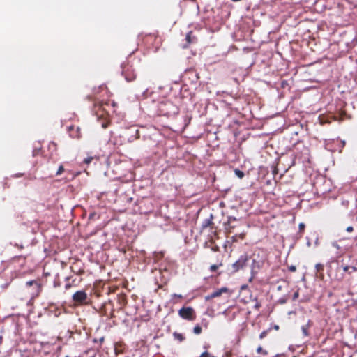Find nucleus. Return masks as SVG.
I'll list each match as a JSON object with an SVG mask.
<instances>
[{
    "mask_svg": "<svg viewBox=\"0 0 357 357\" xmlns=\"http://www.w3.org/2000/svg\"><path fill=\"white\" fill-rule=\"evenodd\" d=\"M268 331H262V332L260 333V335H259V338H260V339H263V338H264V337L266 336V335H267V333H268Z\"/></svg>",
    "mask_w": 357,
    "mask_h": 357,
    "instance_id": "obj_22",
    "label": "nucleus"
},
{
    "mask_svg": "<svg viewBox=\"0 0 357 357\" xmlns=\"http://www.w3.org/2000/svg\"><path fill=\"white\" fill-rule=\"evenodd\" d=\"M122 73L127 82H132L136 77V74L132 69H130V67L124 68L123 69Z\"/></svg>",
    "mask_w": 357,
    "mask_h": 357,
    "instance_id": "obj_5",
    "label": "nucleus"
},
{
    "mask_svg": "<svg viewBox=\"0 0 357 357\" xmlns=\"http://www.w3.org/2000/svg\"><path fill=\"white\" fill-rule=\"evenodd\" d=\"M173 335H174V338L176 340H178L179 342H182V341H183L185 340V337L181 333H177V332H174L173 333Z\"/></svg>",
    "mask_w": 357,
    "mask_h": 357,
    "instance_id": "obj_14",
    "label": "nucleus"
},
{
    "mask_svg": "<svg viewBox=\"0 0 357 357\" xmlns=\"http://www.w3.org/2000/svg\"><path fill=\"white\" fill-rule=\"evenodd\" d=\"M289 270L291 272H294L296 270V268L295 266H291L289 267Z\"/></svg>",
    "mask_w": 357,
    "mask_h": 357,
    "instance_id": "obj_28",
    "label": "nucleus"
},
{
    "mask_svg": "<svg viewBox=\"0 0 357 357\" xmlns=\"http://www.w3.org/2000/svg\"><path fill=\"white\" fill-rule=\"evenodd\" d=\"M235 174L240 178H243L244 176V173L241 170H239L238 169H236L234 170Z\"/></svg>",
    "mask_w": 357,
    "mask_h": 357,
    "instance_id": "obj_18",
    "label": "nucleus"
},
{
    "mask_svg": "<svg viewBox=\"0 0 357 357\" xmlns=\"http://www.w3.org/2000/svg\"><path fill=\"white\" fill-rule=\"evenodd\" d=\"M66 357H69L68 356H66Z\"/></svg>",
    "mask_w": 357,
    "mask_h": 357,
    "instance_id": "obj_43",
    "label": "nucleus"
},
{
    "mask_svg": "<svg viewBox=\"0 0 357 357\" xmlns=\"http://www.w3.org/2000/svg\"><path fill=\"white\" fill-rule=\"evenodd\" d=\"M346 231L347 232H351L354 231V227L352 226H349L347 227Z\"/></svg>",
    "mask_w": 357,
    "mask_h": 357,
    "instance_id": "obj_26",
    "label": "nucleus"
},
{
    "mask_svg": "<svg viewBox=\"0 0 357 357\" xmlns=\"http://www.w3.org/2000/svg\"><path fill=\"white\" fill-rule=\"evenodd\" d=\"M70 287H71V284H70V283L66 284L65 285V289H70Z\"/></svg>",
    "mask_w": 357,
    "mask_h": 357,
    "instance_id": "obj_34",
    "label": "nucleus"
},
{
    "mask_svg": "<svg viewBox=\"0 0 357 357\" xmlns=\"http://www.w3.org/2000/svg\"><path fill=\"white\" fill-rule=\"evenodd\" d=\"M315 269H316V273L319 274V277L321 278H324L323 271H324V266L322 264H319V263L315 265Z\"/></svg>",
    "mask_w": 357,
    "mask_h": 357,
    "instance_id": "obj_11",
    "label": "nucleus"
},
{
    "mask_svg": "<svg viewBox=\"0 0 357 357\" xmlns=\"http://www.w3.org/2000/svg\"><path fill=\"white\" fill-rule=\"evenodd\" d=\"M64 172L63 166V165H60L59 169H58V170H57V172H56V175L59 176V175L61 174L62 172Z\"/></svg>",
    "mask_w": 357,
    "mask_h": 357,
    "instance_id": "obj_21",
    "label": "nucleus"
},
{
    "mask_svg": "<svg viewBox=\"0 0 357 357\" xmlns=\"http://www.w3.org/2000/svg\"><path fill=\"white\" fill-rule=\"evenodd\" d=\"M208 356H209L208 353L205 351L202 354L201 357H209Z\"/></svg>",
    "mask_w": 357,
    "mask_h": 357,
    "instance_id": "obj_30",
    "label": "nucleus"
},
{
    "mask_svg": "<svg viewBox=\"0 0 357 357\" xmlns=\"http://www.w3.org/2000/svg\"><path fill=\"white\" fill-rule=\"evenodd\" d=\"M342 204L345 206V207H347L348 206V204H349V201L347 200H343L342 202Z\"/></svg>",
    "mask_w": 357,
    "mask_h": 357,
    "instance_id": "obj_27",
    "label": "nucleus"
},
{
    "mask_svg": "<svg viewBox=\"0 0 357 357\" xmlns=\"http://www.w3.org/2000/svg\"><path fill=\"white\" fill-rule=\"evenodd\" d=\"M237 237H238L237 235H235V236H232L231 237L232 241L233 242H236L237 241Z\"/></svg>",
    "mask_w": 357,
    "mask_h": 357,
    "instance_id": "obj_33",
    "label": "nucleus"
},
{
    "mask_svg": "<svg viewBox=\"0 0 357 357\" xmlns=\"http://www.w3.org/2000/svg\"><path fill=\"white\" fill-rule=\"evenodd\" d=\"M254 301H255V305H254V308L256 310H259V308L261 307V303L257 301V298H255L253 299Z\"/></svg>",
    "mask_w": 357,
    "mask_h": 357,
    "instance_id": "obj_19",
    "label": "nucleus"
},
{
    "mask_svg": "<svg viewBox=\"0 0 357 357\" xmlns=\"http://www.w3.org/2000/svg\"><path fill=\"white\" fill-rule=\"evenodd\" d=\"M257 353L259 354H262L264 356H266L268 354L267 351L264 350L261 346L258 347V348L257 349Z\"/></svg>",
    "mask_w": 357,
    "mask_h": 357,
    "instance_id": "obj_17",
    "label": "nucleus"
},
{
    "mask_svg": "<svg viewBox=\"0 0 357 357\" xmlns=\"http://www.w3.org/2000/svg\"><path fill=\"white\" fill-rule=\"evenodd\" d=\"M342 269L344 272L348 273L349 275L357 271V268L351 266H342Z\"/></svg>",
    "mask_w": 357,
    "mask_h": 357,
    "instance_id": "obj_12",
    "label": "nucleus"
},
{
    "mask_svg": "<svg viewBox=\"0 0 357 357\" xmlns=\"http://www.w3.org/2000/svg\"><path fill=\"white\" fill-rule=\"evenodd\" d=\"M313 326V321L311 319H308L305 324L301 326V329L303 337H307L310 335V330Z\"/></svg>",
    "mask_w": 357,
    "mask_h": 357,
    "instance_id": "obj_6",
    "label": "nucleus"
},
{
    "mask_svg": "<svg viewBox=\"0 0 357 357\" xmlns=\"http://www.w3.org/2000/svg\"><path fill=\"white\" fill-rule=\"evenodd\" d=\"M217 268H218V266H217V265H212V266H211V270L212 271H216V270H217Z\"/></svg>",
    "mask_w": 357,
    "mask_h": 357,
    "instance_id": "obj_29",
    "label": "nucleus"
},
{
    "mask_svg": "<svg viewBox=\"0 0 357 357\" xmlns=\"http://www.w3.org/2000/svg\"><path fill=\"white\" fill-rule=\"evenodd\" d=\"M179 316L188 321H193L196 318V313L192 307H183L178 310Z\"/></svg>",
    "mask_w": 357,
    "mask_h": 357,
    "instance_id": "obj_2",
    "label": "nucleus"
},
{
    "mask_svg": "<svg viewBox=\"0 0 357 357\" xmlns=\"http://www.w3.org/2000/svg\"><path fill=\"white\" fill-rule=\"evenodd\" d=\"M26 285L27 287H33V294H36V295H38L40 292V291H41V285H40V284L38 283L36 280L28 281V282H26Z\"/></svg>",
    "mask_w": 357,
    "mask_h": 357,
    "instance_id": "obj_7",
    "label": "nucleus"
},
{
    "mask_svg": "<svg viewBox=\"0 0 357 357\" xmlns=\"http://www.w3.org/2000/svg\"><path fill=\"white\" fill-rule=\"evenodd\" d=\"M158 111L161 116H172L177 114L179 109L171 100H165L158 103Z\"/></svg>",
    "mask_w": 357,
    "mask_h": 357,
    "instance_id": "obj_1",
    "label": "nucleus"
},
{
    "mask_svg": "<svg viewBox=\"0 0 357 357\" xmlns=\"http://www.w3.org/2000/svg\"><path fill=\"white\" fill-rule=\"evenodd\" d=\"M174 297L179 298H182V295H181V294H174Z\"/></svg>",
    "mask_w": 357,
    "mask_h": 357,
    "instance_id": "obj_35",
    "label": "nucleus"
},
{
    "mask_svg": "<svg viewBox=\"0 0 357 357\" xmlns=\"http://www.w3.org/2000/svg\"><path fill=\"white\" fill-rule=\"evenodd\" d=\"M307 245L310 246V242H307Z\"/></svg>",
    "mask_w": 357,
    "mask_h": 357,
    "instance_id": "obj_41",
    "label": "nucleus"
},
{
    "mask_svg": "<svg viewBox=\"0 0 357 357\" xmlns=\"http://www.w3.org/2000/svg\"><path fill=\"white\" fill-rule=\"evenodd\" d=\"M227 310H225V311L223 312V314H226V313H227Z\"/></svg>",
    "mask_w": 357,
    "mask_h": 357,
    "instance_id": "obj_40",
    "label": "nucleus"
},
{
    "mask_svg": "<svg viewBox=\"0 0 357 357\" xmlns=\"http://www.w3.org/2000/svg\"><path fill=\"white\" fill-rule=\"evenodd\" d=\"M235 317V314H233L232 319Z\"/></svg>",
    "mask_w": 357,
    "mask_h": 357,
    "instance_id": "obj_42",
    "label": "nucleus"
},
{
    "mask_svg": "<svg viewBox=\"0 0 357 357\" xmlns=\"http://www.w3.org/2000/svg\"><path fill=\"white\" fill-rule=\"evenodd\" d=\"M278 328H279V327H278V326H275V329H278Z\"/></svg>",
    "mask_w": 357,
    "mask_h": 357,
    "instance_id": "obj_39",
    "label": "nucleus"
},
{
    "mask_svg": "<svg viewBox=\"0 0 357 357\" xmlns=\"http://www.w3.org/2000/svg\"><path fill=\"white\" fill-rule=\"evenodd\" d=\"M248 261V256L246 254L240 256L238 259L231 265L232 272L236 273L239 270L243 268Z\"/></svg>",
    "mask_w": 357,
    "mask_h": 357,
    "instance_id": "obj_3",
    "label": "nucleus"
},
{
    "mask_svg": "<svg viewBox=\"0 0 357 357\" xmlns=\"http://www.w3.org/2000/svg\"><path fill=\"white\" fill-rule=\"evenodd\" d=\"M227 291H228V289L227 287H222V288L213 291V293H211V296H212L213 298H216V297L220 296L222 293L227 292Z\"/></svg>",
    "mask_w": 357,
    "mask_h": 357,
    "instance_id": "obj_10",
    "label": "nucleus"
},
{
    "mask_svg": "<svg viewBox=\"0 0 357 357\" xmlns=\"http://www.w3.org/2000/svg\"><path fill=\"white\" fill-rule=\"evenodd\" d=\"M73 301L79 304L87 303L88 296L85 291H77L72 296Z\"/></svg>",
    "mask_w": 357,
    "mask_h": 357,
    "instance_id": "obj_4",
    "label": "nucleus"
},
{
    "mask_svg": "<svg viewBox=\"0 0 357 357\" xmlns=\"http://www.w3.org/2000/svg\"><path fill=\"white\" fill-rule=\"evenodd\" d=\"M213 215L212 214H211L209 218L205 219L202 223V229H205L207 227L212 225L213 224Z\"/></svg>",
    "mask_w": 357,
    "mask_h": 357,
    "instance_id": "obj_9",
    "label": "nucleus"
},
{
    "mask_svg": "<svg viewBox=\"0 0 357 357\" xmlns=\"http://www.w3.org/2000/svg\"><path fill=\"white\" fill-rule=\"evenodd\" d=\"M186 43L183 45V48H187L190 44L195 43L196 38L195 37H192V31H189L185 36Z\"/></svg>",
    "mask_w": 357,
    "mask_h": 357,
    "instance_id": "obj_8",
    "label": "nucleus"
},
{
    "mask_svg": "<svg viewBox=\"0 0 357 357\" xmlns=\"http://www.w3.org/2000/svg\"><path fill=\"white\" fill-rule=\"evenodd\" d=\"M103 341H104V337H101V338L100 339V342H102Z\"/></svg>",
    "mask_w": 357,
    "mask_h": 357,
    "instance_id": "obj_38",
    "label": "nucleus"
},
{
    "mask_svg": "<svg viewBox=\"0 0 357 357\" xmlns=\"http://www.w3.org/2000/svg\"><path fill=\"white\" fill-rule=\"evenodd\" d=\"M54 286L55 287H56L59 286V284H58V283H56V282H54Z\"/></svg>",
    "mask_w": 357,
    "mask_h": 357,
    "instance_id": "obj_37",
    "label": "nucleus"
},
{
    "mask_svg": "<svg viewBox=\"0 0 357 357\" xmlns=\"http://www.w3.org/2000/svg\"><path fill=\"white\" fill-rule=\"evenodd\" d=\"M255 263H256V261H255V259H254V260H252V268H251V273H252V275H254L257 273V271H255ZM252 278H253V276H252V277L250 278V280H250V282H251V281H252Z\"/></svg>",
    "mask_w": 357,
    "mask_h": 357,
    "instance_id": "obj_20",
    "label": "nucleus"
},
{
    "mask_svg": "<svg viewBox=\"0 0 357 357\" xmlns=\"http://www.w3.org/2000/svg\"><path fill=\"white\" fill-rule=\"evenodd\" d=\"M93 159V157H87L84 160V162L86 164H89Z\"/></svg>",
    "mask_w": 357,
    "mask_h": 357,
    "instance_id": "obj_23",
    "label": "nucleus"
},
{
    "mask_svg": "<svg viewBox=\"0 0 357 357\" xmlns=\"http://www.w3.org/2000/svg\"><path fill=\"white\" fill-rule=\"evenodd\" d=\"M212 298H213V297L211 296V294H208V295L206 296V297H205L206 301H208Z\"/></svg>",
    "mask_w": 357,
    "mask_h": 357,
    "instance_id": "obj_32",
    "label": "nucleus"
},
{
    "mask_svg": "<svg viewBox=\"0 0 357 357\" xmlns=\"http://www.w3.org/2000/svg\"><path fill=\"white\" fill-rule=\"evenodd\" d=\"M284 285H278V286L277 287V290H278V291H282V289L284 288Z\"/></svg>",
    "mask_w": 357,
    "mask_h": 357,
    "instance_id": "obj_31",
    "label": "nucleus"
},
{
    "mask_svg": "<svg viewBox=\"0 0 357 357\" xmlns=\"http://www.w3.org/2000/svg\"><path fill=\"white\" fill-rule=\"evenodd\" d=\"M289 298L288 295H285L278 300L279 304H285Z\"/></svg>",
    "mask_w": 357,
    "mask_h": 357,
    "instance_id": "obj_15",
    "label": "nucleus"
},
{
    "mask_svg": "<svg viewBox=\"0 0 357 357\" xmlns=\"http://www.w3.org/2000/svg\"><path fill=\"white\" fill-rule=\"evenodd\" d=\"M244 236H245V234H241L239 235V237H240L241 238H242V239H243V238H244Z\"/></svg>",
    "mask_w": 357,
    "mask_h": 357,
    "instance_id": "obj_36",
    "label": "nucleus"
},
{
    "mask_svg": "<svg viewBox=\"0 0 357 357\" xmlns=\"http://www.w3.org/2000/svg\"><path fill=\"white\" fill-rule=\"evenodd\" d=\"M298 296H299V292H298V291H296L293 295L292 300L296 301L298 298Z\"/></svg>",
    "mask_w": 357,
    "mask_h": 357,
    "instance_id": "obj_24",
    "label": "nucleus"
},
{
    "mask_svg": "<svg viewBox=\"0 0 357 357\" xmlns=\"http://www.w3.org/2000/svg\"><path fill=\"white\" fill-rule=\"evenodd\" d=\"M300 231H303L305 228V224L301 222L298 225Z\"/></svg>",
    "mask_w": 357,
    "mask_h": 357,
    "instance_id": "obj_25",
    "label": "nucleus"
},
{
    "mask_svg": "<svg viewBox=\"0 0 357 357\" xmlns=\"http://www.w3.org/2000/svg\"><path fill=\"white\" fill-rule=\"evenodd\" d=\"M202 331V327L199 325H196L193 328V333L196 335H199Z\"/></svg>",
    "mask_w": 357,
    "mask_h": 357,
    "instance_id": "obj_16",
    "label": "nucleus"
},
{
    "mask_svg": "<svg viewBox=\"0 0 357 357\" xmlns=\"http://www.w3.org/2000/svg\"><path fill=\"white\" fill-rule=\"evenodd\" d=\"M236 220H237L236 218H235L234 216H228L227 222L225 225H229V232H231V229L234 228V226L231 225L232 222L236 221Z\"/></svg>",
    "mask_w": 357,
    "mask_h": 357,
    "instance_id": "obj_13",
    "label": "nucleus"
}]
</instances>
